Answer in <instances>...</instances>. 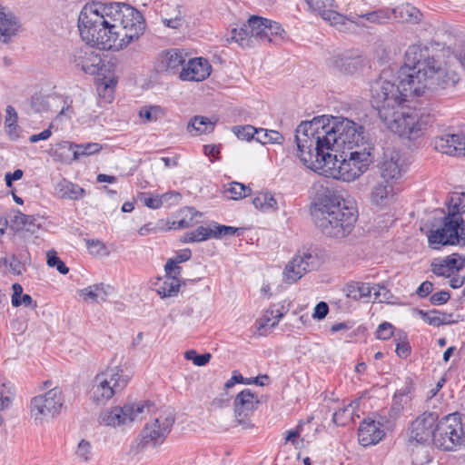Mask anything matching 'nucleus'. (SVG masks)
Returning <instances> with one entry per match:
<instances>
[{
    "label": "nucleus",
    "mask_w": 465,
    "mask_h": 465,
    "mask_svg": "<svg viewBox=\"0 0 465 465\" xmlns=\"http://www.w3.org/2000/svg\"><path fill=\"white\" fill-rule=\"evenodd\" d=\"M450 298V293L447 291H440L438 292L433 293L430 296V302L433 305H441L446 303Z\"/></svg>",
    "instance_id": "680f3d73"
},
{
    "label": "nucleus",
    "mask_w": 465,
    "mask_h": 465,
    "mask_svg": "<svg viewBox=\"0 0 465 465\" xmlns=\"http://www.w3.org/2000/svg\"><path fill=\"white\" fill-rule=\"evenodd\" d=\"M464 430L459 413H452L438 420L433 445L451 451L464 444Z\"/></svg>",
    "instance_id": "9d476101"
},
{
    "label": "nucleus",
    "mask_w": 465,
    "mask_h": 465,
    "mask_svg": "<svg viewBox=\"0 0 465 465\" xmlns=\"http://www.w3.org/2000/svg\"><path fill=\"white\" fill-rule=\"evenodd\" d=\"M70 63L85 74H95L99 72L102 58L92 46H84L74 52Z\"/></svg>",
    "instance_id": "a211bd4d"
},
{
    "label": "nucleus",
    "mask_w": 465,
    "mask_h": 465,
    "mask_svg": "<svg viewBox=\"0 0 465 465\" xmlns=\"http://www.w3.org/2000/svg\"><path fill=\"white\" fill-rule=\"evenodd\" d=\"M296 145H369L365 127L341 116H315L295 130Z\"/></svg>",
    "instance_id": "7ed1b4c3"
},
{
    "label": "nucleus",
    "mask_w": 465,
    "mask_h": 465,
    "mask_svg": "<svg viewBox=\"0 0 465 465\" xmlns=\"http://www.w3.org/2000/svg\"><path fill=\"white\" fill-rule=\"evenodd\" d=\"M214 129V123L209 118L196 115L187 124V131L193 136L201 135L213 132Z\"/></svg>",
    "instance_id": "f704fd0d"
},
{
    "label": "nucleus",
    "mask_w": 465,
    "mask_h": 465,
    "mask_svg": "<svg viewBox=\"0 0 465 465\" xmlns=\"http://www.w3.org/2000/svg\"><path fill=\"white\" fill-rule=\"evenodd\" d=\"M13 295H12V305L14 307H18L21 305L20 298L23 294V287L19 283H14L13 286Z\"/></svg>",
    "instance_id": "774afa93"
},
{
    "label": "nucleus",
    "mask_w": 465,
    "mask_h": 465,
    "mask_svg": "<svg viewBox=\"0 0 465 465\" xmlns=\"http://www.w3.org/2000/svg\"><path fill=\"white\" fill-rule=\"evenodd\" d=\"M309 8L331 25H343L346 16L333 9V0H305Z\"/></svg>",
    "instance_id": "4be33fe9"
},
{
    "label": "nucleus",
    "mask_w": 465,
    "mask_h": 465,
    "mask_svg": "<svg viewBox=\"0 0 465 465\" xmlns=\"http://www.w3.org/2000/svg\"><path fill=\"white\" fill-rule=\"evenodd\" d=\"M251 188L238 182H232L224 190V193L232 200H241L251 194Z\"/></svg>",
    "instance_id": "de8ad7c7"
},
{
    "label": "nucleus",
    "mask_w": 465,
    "mask_h": 465,
    "mask_svg": "<svg viewBox=\"0 0 465 465\" xmlns=\"http://www.w3.org/2000/svg\"><path fill=\"white\" fill-rule=\"evenodd\" d=\"M377 168L381 179L397 183L408 172L411 155L401 147H381Z\"/></svg>",
    "instance_id": "1a4fd4ad"
},
{
    "label": "nucleus",
    "mask_w": 465,
    "mask_h": 465,
    "mask_svg": "<svg viewBox=\"0 0 465 465\" xmlns=\"http://www.w3.org/2000/svg\"><path fill=\"white\" fill-rule=\"evenodd\" d=\"M431 272L437 276L450 278L465 267V255L452 253L442 259L434 260Z\"/></svg>",
    "instance_id": "6ab92c4d"
},
{
    "label": "nucleus",
    "mask_w": 465,
    "mask_h": 465,
    "mask_svg": "<svg viewBox=\"0 0 465 465\" xmlns=\"http://www.w3.org/2000/svg\"><path fill=\"white\" fill-rule=\"evenodd\" d=\"M231 39L238 43L242 47L250 46L252 37L250 28L247 26V23L243 24L240 28L232 29Z\"/></svg>",
    "instance_id": "3c124183"
},
{
    "label": "nucleus",
    "mask_w": 465,
    "mask_h": 465,
    "mask_svg": "<svg viewBox=\"0 0 465 465\" xmlns=\"http://www.w3.org/2000/svg\"><path fill=\"white\" fill-rule=\"evenodd\" d=\"M180 274H167L163 283L157 289L158 294L162 298L173 297L177 295L181 286V281L178 276Z\"/></svg>",
    "instance_id": "c9c22d12"
},
{
    "label": "nucleus",
    "mask_w": 465,
    "mask_h": 465,
    "mask_svg": "<svg viewBox=\"0 0 465 465\" xmlns=\"http://www.w3.org/2000/svg\"><path fill=\"white\" fill-rule=\"evenodd\" d=\"M439 63L433 50L428 45H410L405 53L404 65L399 71L403 85L410 84L413 87L416 84H421V79Z\"/></svg>",
    "instance_id": "423d86ee"
},
{
    "label": "nucleus",
    "mask_w": 465,
    "mask_h": 465,
    "mask_svg": "<svg viewBox=\"0 0 465 465\" xmlns=\"http://www.w3.org/2000/svg\"><path fill=\"white\" fill-rule=\"evenodd\" d=\"M391 15L401 22L418 23L421 14L411 4H402L391 10Z\"/></svg>",
    "instance_id": "473e14b6"
},
{
    "label": "nucleus",
    "mask_w": 465,
    "mask_h": 465,
    "mask_svg": "<svg viewBox=\"0 0 465 465\" xmlns=\"http://www.w3.org/2000/svg\"><path fill=\"white\" fill-rule=\"evenodd\" d=\"M383 436L384 431L374 420H363L358 430L359 442L364 447L377 444Z\"/></svg>",
    "instance_id": "a878e982"
},
{
    "label": "nucleus",
    "mask_w": 465,
    "mask_h": 465,
    "mask_svg": "<svg viewBox=\"0 0 465 465\" xmlns=\"http://www.w3.org/2000/svg\"><path fill=\"white\" fill-rule=\"evenodd\" d=\"M107 288L109 287L107 286ZM80 296L83 297L85 302L100 303L106 301L108 292L104 283H98L80 290Z\"/></svg>",
    "instance_id": "72a5a7b5"
},
{
    "label": "nucleus",
    "mask_w": 465,
    "mask_h": 465,
    "mask_svg": "<svg viewBox=\"0 0 465 465\" xmlns=\"http://www.w3.org/2000/svg\"><path fill=\"white\" fill-rule=\"evenodd\" d=\"M86 245L91 253L103 254L105 251L104 244L99 240H87Z\"/></svg>",
    "instance_id": "69168bd1"
},
{
    "label": "nucleus",
    "mask_w": 465,
    "mask_h": 465,
    "mask_svg": "<svg viewBox=\"0 0 465 465\" xmlns=\"http://www.w3.org/2000/svg\"><path fill=\"white\" fill-rule=\"evenodd\" d=\"M192 257V252L189 249H184L179 252L175 257L169 259L165 265L164 271L167 274H181L182 268L179 263L190 260Z\"/></svg>",
    "instance_id": "a19ab883"
},
{
    "label": "nucleus",
    "mask_w": 465,
    "mask_h": 465,
    "mask_svg": "<svg viewBox=\"0 0 465 465\" xmlns=\"http://www.w3.org/2000/svg\"><path fill=\"white\" fill-rule=\"evenodd\" d=\"M98 150L94 151H84L79 153L77 151H72V147H51L47 153L54 161L63 163H70L73 161H75L79 158V155H89L97 153Z\"/></svg>",
    "instance_id": "c85d7f7f"
},
{
    "label": "nucleus",
    "mask_w": 465,
    "mask_h": 465,
    "mask_svg": "<svg viewBox=\"0 0 465 465\" xmlns=\"http://www.w3.org/2000/svg\"><path fill=\"white\" fill-rule=\"evenodd\" d=\"M373 151L374 147H363L360 151L342 152L331 176L347 183L357 180L374 161Z\"/></svg>",
    "instance_id": "6e6552de"
},
{
    "label": "nucleus",
    "mask_w": 465,
    "mask_h": 465,
    "mask_svg": "<svg viewBox=\"0 0 465 465\" xmlns=\"http://www.w3.org/2000/svg\"><path fill=\"white\" fill-rule=\"evenodd\" d=\"M182 219L177 222H173L172 228L183 229L195 225L199 223L202 213L197 212L193 207H187L181 211Z\"/></svg>",
    "instance_id": "4c0bfd02"
},
{
    "label": "nucleus",
    "mask_w": 465,
    "mask_h": 465,
    "mask_svg": "<svg viewBox=\"0 0 465 465\" xmlns=\"http://www.w3.org/2000/svg\"><path fill=\"white\" fill-rule=\"evenodd\" d=\"M15 390L13 383L5 379H0V411L7 409L15 397Z\"/></svg>",
    "instance_id": "c03bdc74"
},
{
    "label": "nucleus",
    "mask_w": 465,
    "mask_h": 465,
    "mask_svg": "<svg viewBox=\"0 0 465 465\" xmlns=\"http://www.w3.org/2000/svg\"><path fill=\"white\" fill-rule=\"evenodd\" d=\"M459 223L450 218H443V226L431 230L428 235L429 244L433 249L443 245H455L459 242Z\"/></svg>",
    "instance_id": "f3484780"
},
{
    "label": "nucleus",
    "mask_w": 465,
    "mask_h": 465,
    "mask_svg": "<svg viewBox=\"0 0 465 465\" xmlns=\"http://www.w3.org/2000/svg\"><path fill=\"white\" fill-rule=\"evenodd\" d=\"M17 113L15 109L8 105L5 110V129L11 141H17L19 138H25V134L17 125Z\"/></svg>",
    "instance_id": "7c9ffc66"
},
{
    "label": "nucleus",
    "mask_w": 465,
    "mask_h": 465,
    "mask_svg": "<svg viewBox=\"0 0 465 465\" xmlns=\"http://www.w3.org/2000/svg\"><path fill=\"white\" fill-rule=\"evenodd\" d=\"M239 231L238 228L227 225H221L216 223H213V238H221L223 236H231Z\"/></svg>",
    "instance_id": "13d9d810"
},
{
    "label": "nucleus",
    "mask_w": 465,
    "mask_h": 465,
    "mask_svg": "<svg viewBox=\"0 0 465 465\" xmlns=\"http://www.w3.org/2000/svg\"><path fill=\"white\" fill-rule=\"evenodd\" d=\"M358 219L354 202L335 193L324 194L314 215L315 225L328 237L342 239L353 230Z\"/></svg>",
    "instance_id": "39448f33"
},
{
    "label": "nucleus",
    "mask_w": 465,
    "mask_h": 465,
    "mask_svg": "<svg viewBox=\"0 0 465 465\" xmlns=\"http://www.w3.org/2000/svg\"><path fill=\"white\" fill-rule=\"evenodd\" d=\"M329 312V306L325 302H320L316 304L312 313L313 319L322 320Z\"/></svg>",
    "instance_id": "e2e57ef3"
},
{
    "label": "nucleus",
    "mask_w": 465,
    "mask_h": 465,
    "mask_svg": "<svg viewBox=\"0 0 465 465\" xmlns=\"http://www.w3.org/2000/svg\"><path fill=\"white\" fill-rule=\"evenodd\" d=\"M288 309L282 304H274L271 308L267 309L263 315L257 320V330L262 331L266 327H275L281 319L287 313Z\"/></svg>",
    "instance_id": "bb28decb"
},
{
    "label": "nucleus",
    "mask_w": 465,
    "mask_h": 465,
    "mask_svg": "<svg viewBox=\"0 0 465 465\" xmlns=\"http://www.w3.org/2000/svg\"><path fill=\"white\" fill-rule=\"evenodd\" d=\"M212 72L209 61L203 57L190 59L180 72V79L183 81L200 82L206 79Z\"/></svg>",
    "instance_id": "aec40b11"
},
{
    "label": "nucleus",
    "mask_w": 465,
    "mask_h": 465,
    "mask_svg": "<svg viewBox=\"0 0 465 465\" xmlns=\"http://www.w3.org/2000/svg\"><path fill=\"white\" fill-rule=\"evenodd\" d=\"M301 163L315 173L330 176L338 163V155L329 152L332 147H294Z\"/></svg>",
    "instance_id": "9b49d317"
},
{
    "label": "nucleus",
    "mask_w": 465,
    "mask_h": 465,
    "mask_svg": "<svg viewBox=\"0 0 465 465\" xmlns=\"http://www.w3.org/2000/svg\"><path fill=\"white\" fill-rule=\"evenodd\" d=\"M20 28L19 19L7 7L0 5V37L8 44Z\"/></svg>",
    "instance_id": "b1692460"
},
{
    "label": "nucleus",
    "mask_w": 465,
    "mask_h": 465,
    "mask_svg": "<svg viewBox=\"0 0 465 465\" xmlns=\"http://www.w3.org/2000/svg\"><path fill=\"white\" fill-rule=\"evenodd\" d=\"M359 17L364 18L372 24H383L391 17V13L389 8H381L364 15H350L348 17L346 16V20L356 23V19Z\"/></svg>",
    "instance_id": "e433bc0d"
},
{
    "label": "nucleus",
    "mask_w": 465,
    "mask_h": 465,
    "mask_svg": "<svg viewBox=\"0 0 465 465\" xmlns=\"http://www.w3.org/2000/svg\"><path fill=\"white\" fill-rule=\"evenodd\" d=\"M130 380L125 370L121 366H108L98 373L92 388V398L97 404H104L114 394L122 391Z\"/></svg>",
    "instance_id": "0eeeda50"
},
{
    "label": "nucleus",
    "mask_w": 465,
    "mask_h": 465,
    "mask_svg": "<svg viewBox=\"0 0 465 465\" xmlns=\"http://www.w3.org/2000/svg\"><path fill=\"white\" fill-rule=\"evenodd\" d=\"M116 84L117 79L115 77H104L101 79L97 85L99 95L110 102L113 99L114 90Z\"/></svg>",
    "instance_id": "8fccbe9b"
},
{
    "label": "nucleus",
    "mask_w": 465,
    "mask_h": 465,
    "mask_svg": "<svg viewBox=\"0 0 465 465\" xmlns=\"http://www.w3.org/2000/svg\"><path fill=\"white\" fill-rule=\"evenodd\" d=\"M260 401L250 389H245L239 392L234 399V416L238 424L244 429L251 428L249 417L258 407Z\"/></svg>",
    "instance_id": "dca6fc26"
},
{
    "label": "nucleus",
    "mask_w": 465,
    "mask_h": 465,
    "mask_svg": "<svg viewBox=\"0 0 465 465\" xmlns=\"http://www.w3.org/2000/svg\"><path fill=\"white\" fill-rule=\"evenodd\" d=\"M421 80V84H416L411 89L415 97H430L438 90L454 87L460 79L455 72L445 70L439 63Z\"/></svg>",
    "instance_id": "ddd939ff"
},
{
    "label": "nucleus",
    "mask_w": 465,
    "mask_h": 465,
    "mask_svg": "<svg viewBox=\"0 0 465 465\" xmlns=\"http://www.w3.org/2000/svg\"><path fill=\"white\" fill-rule=\"evenodd\" d=\"M47 265L50 267H55L57 271L62 274H67L69 272V268L57 256V253L54 250H50L47 252Z\"/></svg>",
    "instance_id": "6e6d98bb"
},
{
    "label": "nucleus",
    "mask_w": 465,
    "mask_h": 465,
    "mask_svg": "<svg viewBox=\"0 0 465 465\" xmlns=\"http://www.w3.org/2000/svg\"><path fill=\"white\" fill-rule=\"evenodd\" d=\"M266 27L267 35L266 38H264V41L268 43H276L278 39H283L285 31L279 23L267 19Z\"/></svg>",
    "instance_id": "603ef678"
},
{
    "label": "nucleus",
    "mask_w": 465,
    "mask_h": 465,
    "mask_svg": "<svg viewBox=\"0 0 465 465\" xmlns=\"http://www.w3.org/2000/svg\"><path fill=\"white\" fill-rule=\"evenodd\" d=\"M284 136L278 131L258 128L255 142L262 145L268 143L282 145L284 143Z\"/></svg>",
    "instance_id": "58836bf2"
},
{
    "label": "nucleus",
    "mask_w": 465,
    "mask_h": 465,
    "mask_svg": "<svg viewBox=\"0 0 465 465\" xmlns=\"http://www.w3.org/2000/svg\"><path fill=\"white\" fill-rule=\"evenodd\" d=\"M399 84L381 78L371 86V104L378 111L380 118L387 127L400 136L413 138L418 135L428 124L430 116L420 113V110L410 106L409 97L414 96L411 89L414 86L403 85V79L398 75Z\"/></svg>",
    "instance_id": "f03ea898"
},
{
    "label": "nucleus",
    "mask_w": 465,
    "mask_h": 465,
    "mask_svg": "<svg viewBox=\"0 0 465 465\" xmlns=\"http://www.w3.org/2000/svg\"><path fill=\"white\" fill-rule=\"evenodd\" d=\"M381 290H385V288L379 284L351 281L345 284L343 292L348 299L358 302L368 301L372 293L375 295V299H378Z\"/></svg>",
    "instance_id": "412c9836"
},
{
    "label": "nucleus",
    "mask_w": 465,
    "mask_h": 465,
    "mask_svg": "<svg viewBox=\"0 0 465 465\" xmlns=\"http://www.w3.org/2000/svg\"><path fill=\"white\" fill-rule=\"evenodd\" d=\"M393 335V326L389 322H382L379 325L376 337L381 340H388Z\"/></svg>",
    "instance_id": "052dcab7"
},
{
    "label": "nucleus",
    "mask_w": 465,
    "mask_h": 465,
    "mask_svg": "<svg viewBox=\"0 0 465 465\" xmlns=\"http://www.w3.org/2000/svg\"><path fill=\"white\" fill-rule=\"evenodd\" d=\"M395 183V182L383 179L376 183L370 194L371 203L380 207L389 205L393 200Z\"/></svg>",
    "instance_id": "393cba45"
},
{
    "label": "nucleus",
    "mask_w": 465,
    "mask_h": 465,
    "mask_svg": "<svg viewBox=\"0 0 465 465\" xmlns=\"http://www.w3.org/2000/svg\"><path fill=\"white\" fill-rule=\"evenodd\" d=\"M465 212V193H452L448 199V214L444 218H450L460 224L462 222L460 215Z\"/></svg>",
    "instance_id": "c756f323"
},
{
    "label": "nucleus",
    "mask_w": 465,
    "mask_h": 465,
    "mask_svg": "<svg viewBox=\"0 0 465 465\" xmlns=\"http://www.w3.org/2000/svg\"><path fill=\"white\" fill-rule=\"evenodd\" d=\"M145 26L142 13L124 3H87L78 17L82 39L103 50H123L139 39Z\"/></svg>",
    "instance_id": "f257e3e1"
},
{
    "label": "nucleus",
    "mask_w": 465,
    "mask_h": 465,
    "mask_svg": "<svg viewBox=\"0 0 465 465\" xmlns=\"http://www.w3.org/2000/svg\"><path fill=\"white\" fill-rule=\"evenodd\" d=\"M320 265V258L311 249H302L285 266L284 281L293 283L300 280L306 272L315 270Z\"/></svg>",
    "instance_id": "4468645a"
},
{
    "label": "nucleus",
    "mask_w": 465,
    "mask_h": 465,
    "mask_svg": "<svg viewBox=\"0 0 465 465\" xmlns=\"http://www.w3.org/2000/svg\"><path fill=\"white\" fill-rule=\"evenodd\" d=\"M163 114V110L159 105H144L139 110V116L143 123L157 121Z\"/></svg>",
    "instance_id": "09e8293b"
},
{
    "label": "nucleus",
    "mask_w": 465,
    "mask_h": 465,
    "mask_svg": "<svg viewBox=\"0 0 465 465\" xmlns=\"http://www.w3.org/2000/svg\"><path fill=\"white\" fill-rule=\"evenodd\" d=\"M74 455L80 462H90L93 459V447L91 443L84 439L81 440L77 444Z\"/></svg>",
    "instance_id": "864d4df0"
},
{
    "label": "nucleus",
    "mask_w": 465,
    "mask_h": 465,
    "mask_svg": "<svg viewBox=\"0 0 465 465\" xmlns=\"http://www.w3.org/2000/svg\"><path fill=\"white\" fill-rule=\"evenodd\" d=\"M140 200L143 204L152 209H158L162 205V199L158 196L151 197L143 194Z\"/></svg>",
    "instance_id": "338daca9"
},
{
    "label": "nucleus",
    "mask_w": 465,
    "mask_h": 465,
    "mask_svg": "<svg viewBox=\"0 0 465 465\" xmlns=\"http://www.w3.org/2000/svg\"><path fill=\"white\" fill-rule=\"evenodd\" d=\"M424 322L429 323L430 325L439 327L443 324H450L453 322L452 314L441 312L440 311L433 310L429 312H420Z\"/></svg>",
    "instance_id": "37998d69"
},
{
    "label": "nucleus",
    "mask_w": 465,
    "mask_h": 465,
    "mask_svg": "<svg viewBox=\"0 0 465 465\" xmlns=\"http://www.w3.org/2000/svg\"><path fill=\"white\" fill-rule=\"evenodd\" d=\"M435 149L449 156L465 159V147H435Z\"/></svg>",
    "instance_id": "bf43d9fd"
},
{
    "label": "nucleus",
    "mask_w": 465,
    "mask_h": 465,
    "mask_svg": "<svg viewBox=\"0 0 465 465\" xmlns=\"http://www.w3.org/2000/svg\"><path fill=\"white\" fill-rule=\"evenodd\" d=\"M333 63L336 67L340 69V71L344 73H351V64H352V60L350 58H343L337 56L334 58Z\"/></svg>",
    "instance_id": "0e129e2a"
},
{
    "label": "nucleus",
    "mask_w": 465,
    "mask_h": 465,
    "mask_svg": "<svg viewBox=\"0 0 465 465\" xmlns=\"http://www.w3.org/2000/svg\"><path fill=\"white\" fill-rule=\"evenodd\" d=\"M213 238V224L209 227L199 226L193 232H186L182 241L183 242H203Z\"/></svg>",
    "instance_id": "a18cd8bd"
},
{
    "label": "nucleus",
    "mask_w": 465,
    "mask_h": 465,
    "mask_svg": "<svg viewBox=\"0 0 465 465\" xmlns=\"http://www.w3.org/2000/svg\"><path fill=\"white\" fill-rule=\"evenodd\" d=\"M267 19L260 16H252L247 21V26L250 28L251 37L264 41L266 38Z\"/></svg>",
    "instance_id": "79ce46f5"
},
{
    "label": "nucleus",
    "mask_w": 465,
    "mask_h": 465,
    "mask_svg": "<svg viewBox=\"0 0 465 465\" xmlns=\"http://www.w3.org/2000/svg\"><path fill=\"white\" fill-rule=\"evenodd\" d=\"M439 417L436 412L425 411L410 425L409 440L420 445L433 444Z\"/></svg>",
    "instance_id": "2eb2a0df"
},
{
    "label": "nucleus",
    "mask_w": 465,
    "mask_h": 465,
    "mask_svg": "<svg viewBox=\"0 0 465 465\" xmlns=\"http://www.w3.org/2000/svg\"><path fill=\"white\" fill-rule=\"evenodd\" d=\"M255 208L263 212H274L278 209L277 201L269 192L259 193L252 200Z\"/></svg>",
    "instance_id": "ea45409f"
},
{
    "label": "nucleus",
    "mask_w": 465,
    "mask_h": 465,
    "mask_svg": "<svg viewBox=\"0 0 465 465\" xmlns=\"http://www.w3.org/2000/svg\"><path fill=\"white\" fill-rule=\"evenodd\" d=\"M55 194L61 199L76 201L85 196V190L66 179L59 181L54 187Z\"/></svg>",
    "instance_id": "cd10ccee"
},
{
    "label": "nucleus",
    "mask_w": 465,
    "mask_h": 465,
    "mask_svg": "<svg viewBox=\"0 0 465 465\" xmlns=\"http://www.w3.org/2000/svg\"><path fill=\"white\" fill-rule=\"evenodd\" d=\"M257 130L252 125H236L232 126V131L237 136V138L241 141L251 142L255 141V137L257 136Z\"/></svg>",
    "instance_id": "5fc2aeb1"
},
{
    "label": "nucleus",
    "mask_w": 465,
    "mask_h": 465,
    "mask_svg": "<svg viewBox=\"0 0 465 465\" xmlns=\"http://www.w3.org/2000/svg\"><path fill=\"white\" fill-rule=\"evenodd\" d=\"M440 140L447 145H465V130L448 128L440 136Z\"/></svg>",
    "instance_id": "49530a36"
},
{
    "label": "nucleus",
    "mask_w": 465,
    "mask_h": 465,
    "mask_svg": "<svg viewBox=\"0 0 465 465\" xmlns=\"http://www.w3.org/2000/svg\"><path fill=\"white\" fill-rule=\"evenodd\" d=\"M185 56L183 51L171 49L162 52L158 57L156 70L160 73L174 74L179 68L184 66Z\"/></svg>",
    "instance_id": "5701e85b"
},
{
    "label": "nucleus",
    "mask_w": 465,
    "mask_h": 465,
    "mask_svg": "<svg viewBox=\"0 0 465 465\" xmlns=\"http://www.w3.org/2000/svg\"><path fill=\"white\" fill-rule=\"evenodd\" d=\"M64 399L62 390L55 387L44 394L31 400L30 414L36 424H42L57 416L64 405Z\"/></svg>",
    "instance_id": "f8f14e48"
},
{
    "label": "nucleus",
    "mask_w": 465,
    "mask_h": 465,
    "mask_svg": "<svg viewBox=\"0 0 465 465\" xmlns=\"http://www.w3.org/2000/svg\"><path fill=\"white\" fill-rule=\"evenodd\" d=\"M184 358L192 361L196 366H204L210 361L212 355L209 352L198 354L196 351L189 350L184 352Z\"/></svg>",
    "instance_id": "4d7b16f0"
},
{
    "label": "nucleus",
    "mask_w": 465,
    "mask_h": 465,
    "mask_svg": "<svg viewBox=\"0 0 465 465\" xmlns=\"http://www.w3.org/2000/svg\"><path fill=\"white\" fill-rule=\"evenodd\" d=\"M38 219L33 215H26L19 211H14L9 216V222L13 228L16 230L26 229L28 232H35L39 228Z\"/></svg>",
    "instance_id": "2f4dec72"
},
{
    "label": "nucleus",
    "mask_w": 465,
    "mask_h": 465,
    "mask_svg": "<svg viewBox=\"0 0 465 465\" xmlns=\"http://www.w3.org/2000/svg\"><path fill=\"white\" fill-rule=\"evenodd\" d=\"M148 401L129 402L124 406H116L101 413L99 423L104 426H128L134 421L143 419V414L153 413L151 420L140 433L138 443L142 448L160 446L166 439L174 423V414L170 408L152 410Z\"/></svg>",
    "instance_id": "20e7f679"
}]
</instances>
